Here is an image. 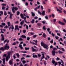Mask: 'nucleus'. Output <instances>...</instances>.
Listing matches in <instances>:
<instances>
[{
	"label": "nucleus",
	"mask_w": 66,
	"mask_h": 66,
	"mask_svg": "<svg viewBox=\"0 0 66 66\" xmlns=\"http://www.w3.org/2000/svg\"><path fill=\"white\" fill-rule=\"evenodd\" d=\"M58 23H59L60 24H61L62 25H63V26H64V25H65V24L64 23L62 22H61L60 21L58 22Z\"/></svg>",
	"instance_id": "4468645a"
},
{
	"label": "nucleus",
	"mask_w": 66,
	"mask_h": 66,
	"mask_svg": "<svg viewBox=\"0 0 66 66\" xmlns=\"http://www.w3.org/2000/svg\"><path fill=\"white\" fill-rule=\"evenodd\" d=\"M3 63L4 65H5V61H3Z\"/></svg>",
	"instance_id": "09e8293b"
},
{
	"label": "nucleus",
	"mask_w": 66,
	"mask_h": 66,
	"mask_svg": "<svg viewBox=\"0 0 66 66\" xmlns=\"http://www.w3.org/2000/svg\"><path fill=\"white\" fill-rule=\"evenodd\" d=\"M15 28H16L17 29L18 28V25H16L15 26Z\"/></svg>",
	"instance_id": "0e129e2a"
},
{
	"label": "nucleus",
	"mask_w": 66,
	"mask_h": 66,
	"mask_svg": "<svg viewBox=\"0 0 66 66\" xmlns=\"http://www.w3.org/2000/svg\"><path fill=\"white\" fill-rule=\"evenodd\" d=\"M52 63L53 64H54L55 63V61L53 60L52 61Z\"/></svg>",
	"instance_id": "c85d7f7f"
},
{
	"label": "nucleus",
	"mask_w": 66,
	"mask_h": 66,
	"mask_svg": "<svg viewBox=\"0 0 66 66\" xmlns=\"http://www.w3.org/2000/svg\"><path fill=\"white\" fill-rule=\"evenodd\" d=\"M7 24H8V25L9 26V27H10V26L11 25V24H10V22H7Z\"/></svg>",
	"instance_id": "4c0bfd02"
},
{
	"label": "nucleus",
	"mask_w": 66,
	"mask_h": 66,
	"mask_svg": "<svg viewBox=\"0 0 66 66\" xmlns=\"http://www.w3.org/2000/svg\"><path fill=\"white\" fill-rule=\"evenodd\" d=\"M7 56L8 57H9V59H10L11 57V54L9 53H8V55H7L6 56Z\"/></svg>",
	"instance_id": "dca6fc26"
},
{
	"label": "nucleus",
	"mask_w": 66,
	"mask_h": 66,
	"mask_svg": "<svg viewBox=\"0 0 66 66\" xmlns=\"http://www.w3.org/2000/svg\"><path fill=\"white\" fill-rule=\"evenodd\" d=\"M41 45L42 47H43L44 48H46V49H48V46L45 43H44V42H41Z\"/></svg>",
	"instance_id": "f257e3e1"
},
{
	"label": "nucleus",
	"mask_w": 66,
	"mask_h": 66,
	"mask_svg": "<svg viewBox=\"0 0 66 66\" xmlns=\"http://www.w3.org/2000/svg\"><path fill=\"white\" fill-rule=\"evenodd\" d=\"M42 22L43 23V24H45V22H46V21H42Z\"/></svg>",
	"instance_id": "de8ad7c7"
},
{
	"label": "nucleus",
	"mask_w": 66,
	"mask_h": 66,
	"mask_svg": "<svg viewBox=\"0 0 66 66\" xmlns=\"http://www.w3.org/2000/svg\"><path fill=\"white\" fill-rule=\"evenodd\" d=\"M22 62L23 63V64L24 65V64L26 63V61L25 60H23L22 61Z\"/></svg>",
	"instance_id": "bb28decb"
},
{
	"label": "nucleus",
	"mask_w": 66,
	"mask_h": 66,
	"mask_svg": "<svg viewBox=\"0 0 66 66\" xmlns=\"http://www.w3.org/2000/svg\"><path fill=\"white\" fill-rule=\"evenodd\" d=\"M50 29L49 28H48L47 29V30L48 32H49L50 31Z\"/></svg>",
	"instance_id": "3c124183"
},
{
	"label": "nucleus",
	"mask_w": 66,
	"mask_h": 66,
	"mask_svg": "<svg viewBox=\"0 0 66 66\" xmlns=\"http://www.w3.org/2000/svg\"><path fill=\"white\" fill-rule=\"evenodd\" d=\"M1 36L2 37V38L1 39V40L2 41H3L4 40L5 38L4 37V35H3L2 34L1 35Z\"/></svg>",
	"instance_id": "1a4fd4ad"
},
{
	"label": "nucleus",
	"mask_w": 66,
	"mask_h": 66,
	"mask_svg": "<svg viewBox=\"0 0 66 66\" xmlns=\"http://www.w3.org/2000/svg\"><path fill=\"white\" fill-rule=\"evenodd\" d=\"M31 14L33 17L35 16V13H34L33 12H31Z\"/></svg>",
	"instance_id": "4be33fe9"
},
{
	"label": "nucleus",
	"mask_w": 66,
	"mask_h": 66,
	"mask_svg": "<svg viewBox=\"0 0 66 66\" xmlns=\"http://www.w3.org/2000/svg\"><path fill=\"white\" fill-rule=\"evenodd\" d=\"M2 9L3 10H5V7L4 6H3L2 7Z\"/></svg>",
	"instance_id": "72a5a7b5"
},
{
	"label": "nucleus",
	"mask_w": 66,
	"mask_h": 66,
	"mask_svg": "<svg viewBox=\"0 0 66 66\" xmlns=\"http://www.w3.org/2000/svg\"><path fill=\"white\" fill-rule=\"evenodd\" d=\"M24 20H23L20 23V24H21V26H23V24L24 23Z\"/></svg>",
	"instance_id": "2eb2a0df"
},
{
	"label": "nucleus",
	"mask_w": 66,
	"mask_h": 66,
	"mask_svg": "<svg viewBox=\"0 0 66 66\" xmlns=\"http://www.w3.org/2000/svg\"><path fill=\"white\" fill-rule=\"evenodd\" d=\"M16 13L17 15H19L20 14V12L19 11H17Z\"/></svg>",
	"instance_id": "c9c22d12"
},
{
	"label": "nucleus",
	"mask_w": 66,
	"mask_h": 66,
	"mask_svg": "<svg viewBox=\"0 0 66 66\" xmlns=\"http://www.w3.org/2000/svg\"><path fill=\"white\" fill-rule=\"evenodd\" d=\"M58 52L59 54H62V53H63V52H61L60 50L58 51Z\"/></svg>",
	"instance_id": "f704fd0d"
},
{
	"label": "nucleus",
	"mask_w": 66,
	"mask_h": 66,
	"mask_svg": "<svg viewBox=\"0 0 66 66\" xmlns=\"http://www.w3.org/2000/svg\"><path fill=\"white\" fill-rule=\"evenodd\" d=\"M43 29L44 30H46V28L45 27V26H44L43 27Z\"/></svg>",
	"instance_id": "79ce46f5"
},
{
	"label": "nucleus",
	"mask_w": 66,
	"mask_h": 66,
	"mask_svg": "<svg viewBox=\"0 0 66 66\" xmlns=\"http://www.w3.org/2000/svg\"><path fill=\"white\" fill-rule=\"evenodd\" d=\"M55 9H56V11L57 12H59V13H62V11L61 10L57 9V7H55Z\"/></svg>",
	"instance_id": "0eeeda50"
},
{
	"label": "nucleus",
	"mask_w": 66,
	"mask_h": 66,
	"mask_svg": "<svg viewBox=\"0 0 66 66\" xmlns=\"http://www.w3.org/2000/svg\"><path fill=\"white\" fill-rule=\"evenodd\" d=\"M24 59H25V58H24V57H22L21 59V61H22V60H24Z\"/></svg>",
	"instance_id": "37998d69"
},
{
	"label": "nucleus",
	"mask_w": 66,
	"mask_h": 66,
	"mask_svg": "<svg viewBox=\"0 0 66 66\" xmlns=\"http://www.w3.org/2000/svg\"><path fill=\"white\" fill-rule=\"evenodd\" d=\"M4 47L5 50H7L10 48V46H5Z\"/></svg>",
	"instance_id": "f8f14e48"
},
{
	"label": "nucleus",
	"mask_w": 66,
	"mask_h": 66,
	"mask_svg": "<svg viewBox=\"0 0 66 66\" xmlns=\"http://www.w3.org/2000/svg\"><path fill=\"white\" fill-rule=\"evenodd\" d=\"M0 14H1V15H3V11H0Z\"/></svg>",
	"instance_id": "7c9ffc66"
},
{
	"label": "nucleus",
	"mask_w": 66,
	"mask_h": 66,
	"mask_svg": "<svg viewBox=\"0 0 66 66\" xmlns=\"http://www.w3.org/2000/svg\"><path fill=\"white\" fill-rule=\"evenodd\" d=\"M51 43H53V39H52V40L50 42Z\"/></svg>",
	"instance_id": "338daca9"
},
{
	"label": "nucleus",
	"mask_w": 66,
	"mask_h": 66,
	"mask_svg": "<svg viewBox=\"0 0 66 66\" xmlns=\"http://www.w3.org/2000/svg\"><path fill=\"white\" fill-rule=\"evenodd\" d=\"M52 17H53V18H54V17H55L54 15L53 14H52Z\"/></svg>",
	"instance_id": "4d7b16f0"
},
{
	"label": "nucleus",
	"mask_w": 66,
	"mask_h": 66,
	"mask_svg": "<svg viewBox=\"0 0 66 66\" xmlns=\"http://www.w3.org/2000/svg\"><path fill=\"white\" fill-rule=\"evenodd\" d=\"M62 51H65V49H64V48L63 47H62Z\"/></svg>",
	"instance_id": "49530a36"
},
{
	"label": "nucleus",
	"mask_w": 66,
	"mask_h": 66,
	"mask_svg": "<svg viewBox=\"0 0 66 66\" xmlns=\"http://www.w3.org/2000/svg\"><path fill=\"white\" fill-rule=\"evenodd\" d=\"M29 49H30V47L27 48V47H25V50H29Z\"/></svg>",
	"instance_id": "c756f323"
},
{
	"label": "nucleus",
	"mask_w": 66,
	"mask_h": 66,
	"mask_svg": "<svg viewBox=\"0 0 66 66\" xmlns=\"http://www.w3.org/2000/svg\"><path fill=\"white\" fill-rule=\"evenodd\" d=\"M31 49L32 50V52H35H35H37V51H38V49L37 48V50L36 49H35L33 47H32Z\"/></svg>",
	"instance_id": "39448f33"
},
{
	"label": "nucleus",
	"mask_w": 66,
	"mask_h": 66,
	"mask_svg": "<svg viewBox=\"0 0 66 66\" xmlns=\"http://www.w3.org/2000/svg\"><path fill=\"white\" fill-rule=\"evenodd\" d=\"M52 35L53 36H54L55 35V34H54L53 33H52Z\"/></svg>",
	"instance_id": "052dcab7"
},
{
	"label": "nucleus",
	"mask_w": 66,
	"mask_h": 66,
	"mask_svg": "<svg viewBox=\"0 0 66 66\" xmlns=\"http://www.w3.org/2000/svg\"><path fill=\"white\" fill-rule=\"evenodd\" d=\"M20 16H21V18L22 19H23V18L24 17L23 16V14H22L21 13L20 14Z\"/></svg>",
	"instance_id": "cd10ccee"
},
{
	"label": "nucleus",
	"mask_w": 66,
	"mask_h": 66,
	"mask_svg": "<svg viewBox=\"0 0 66 66\" xmlns=\"http://www.w3.org/2000/svg\"><path fill=\"white\" fill-rule=\"evenodd\" d=\"M2 5H3V6H6V4H2Z\"/></svg>",
	"instance_id": "e2e57ef3"
},
{
	"label": "nucleus",
	"mask_w": 66,
	"mask_h": 66,
	"mask_svg": "<svg viewBox=\"0 0 66 66\" xmlns=\"http://www.w3.org/2000/svg\"><path fill=\"white\" fill-rule=\"evenodd\" d=\"M60 60V58H59L58 57H57L56 60V61H59Z\"/></svg>",
	"instance_id": "c03bdc74"
},
{
	"label": "nucleus",
	"mask_w": 66,
	"mask_h": 66,
	"mask_svg": "<svg viewBox=\"0 0 66 66\" xmlns=\"http://www.w3.org/2000/svg\"><path fill=\"white\" fill-rule=\"evenodd\" d=\"M26 57H31V56L27 55L26 56Z\"/></svg>",
	"instance_id": "393cba45"
},
{
	"label": "nucleus",
	"mask_w": 66,
	"mask_h": 66,
	"mask_svg": "<svg viewBox=\"0 0 66 66\" xmlns=\"http://www.w3.org/2000/svg\"><path fill=\"white\" fill-rule=\"evenodd\" d=\"M9 57H8L7 56H6V62H7L8 61H9Z\"/></svg>",
	"instance_id": "f3484780"
},
{
	"label": "nucleus",
	"mask_w": 66,
	"mask_h": 66,
	"mask_svg": "<svg viewBox=\"0 0 66 66\" xmlns=\"http://www.w3.org/2000/svg\"><path fill=\"white\" fill-rule=\"evenodd\" d=\"M7 42V39H6L4 41V43H6V42Z\"/></svg>",
	"instance_id": "bf43d9fd"
},
{
	"label": "nucleus",
	"mask_w": 66,
	"mask_h": 66,
	"mask_svg": "<svg viewBox=\"0 0 66 66\" xmlns=\"http://www.w3.org/2000/svg\"><path fill=\"white\" fill-rule=\"evenodd\" d=\"M35 21V20H34V19H32V21H30V22L31 23H34Z\"/></svg>",
	"instance_id": "a211bd4d"
},
{
	"label": "nucleus",
	"mask_w": 66,
	"mask_h": 66,
	"mask_svg": "<svg viewBox=\"0 0 66 66\" xmlns=\"http://www.w3.org/2000/svg\"><path fill=\"white\" fill-rule=\"evenodd\" d=\"M16 55L17 57H19L20 56V55H19V54L18 53H16Z\"/></svg>",
	"instance_id": "2f4dec72"
},
{
	"label": "nucleus",
	"mask_w": 66,
	"mask_h": 66,
	"mask_svg": "<svg viewBox=\"0 0 66 66\" xmlns=\"http://www.w3.org/2000/svg\"><path fill=\"white\" fill-rule=\"evenodd\" d=\"M37 35H35L33 36V37L34 38H36V37H37Z\"/></svg>",
	"instance_id": "e433bc0d"
},
{
	"label": "nucleus",
	"mask_w": 66,
	"mask_h": 66,
	"mask_svg": "<svg viewBox=\"0 0 66 66\" xmlns=\"http://www.w3.org/2000/svg\"><path fill=\"white\" fill-rule=\"evenodd\" d=\"M3 29H1V33H4V32L3 31H2V30Z\"/></svg>",
	"instance_id": "6e6d98bb"
},
{
	"label": "nucleus",
	"mask_w": 66,
	"mask_h": 66,
	"mask_svg": "<svg viewBox=\"0 0 66 66\" xmlns=\"http://www.w3.org/2000/svg\"><path fill=\"white\" fill-rule=\"evenodd\" d=\"M38 56L39 57H40L41 55H40L39 54H38Z\"/></svg>",
	"instance_id": "5fc2aeb1"
},
{
	"label": "nucleus",
	"mask_w": 66,
	"mask_h": 66,
	"mask_svg": "<svg viewBox=\"0 0 66 66\" xmlns=\"http://www.w3.org/2000/svg\"><path fill=\"white\" fill-rule=\"evenodd\" d=\"M20 37L21 38H27L26 36L24 35H22Z\"/></svg>",
	"instance_id": "ddd939ff"
},
{
	"label": "nucleus",
	"mask_w": 66,
	"mask_h": 66,
	"mask_svg": "<svg viewBox=\"0 0 66 66\" xmlns=\"http://www.w3.org/2000/svg\"><path fill=\"white\" fill-rule=\"evenodd\" d=\"M42 14L43 16H44V15H45V12L44 11H43Z\"/></svg>",
	"instance_id": "6ab92c4d"
},
{
	"label": "nucleus",
	"mask_w": 66,
	"mask_h": 66,
	"mask_svg": "<svg viewBox=\"0 0 66 66\" xmlns=\"http://www.w3.org/2000/svg\"><path fill=\"white\" fill-rule=\"evenodd\" d=\"M6 25V24L4 23H2V25L0 24V27L1 28H3V26H5Z\"/></svg>",
	"instance_id": "6e6552de"
},
{
	"label": "nucleus",
	"mask_w": 66,
	"mask_h": 66,
	"mask_svg": "<svg viewBox=\"0 0 66 66\" xmlns=\"http://www.w3.org/2000/svg\"><path fill=\"white\" fill-rule=\"evenodd\" d=\"M23 19H24V21L26 22V23H30V22H27V21L26 20V17H24L23 18Z\"/></svg>",
	"instance_id": "9d476101"
},
{
	"label": "nucleus",
	"mask_w": 66,
	"mask_h": 66,
	"mask_svg": "<svg viewBox=\"0 0 66 66\" xmlns=\"http://www.w3.org/2000/svg\"><path fill=\"white\" fill-rule=\"evenodd\" d=\"M56 19H54L53 20L54 22H56Z\"/></svg>",
	"instance_id": "603ef678"
},
{
	"label": "nucleus",
	"mask_w": 66,
	"mask_h": 66,
	"mask_svg": "<svg viewBox=\"0 0 66 66\" xmlns=\"http://www.w3.org/2000/svg\"><path fill=\"white\" fill-rule=\"evenodd\" d=\"M13 15V14H12V13H11L10 14V16L9 17L10 18V19H11L12 18V16Z\"/></svg>",
	"instance_id": "b1692460"
},
{
	"label": "nucleus",
	"mask_w": 66,
	"mask_h": 66,
	"mask_svg": "<svg viewBox=\"0 0 66 66\" xmlns=\"http://www.w3.org/2000/svg\"><path fill=\"white\" fill-rule=\"evenodd\" d=\"M10 27L11 29H14V26H13V25H12Z\"/></svg>",
	"instance_id": "aec40b11"
},
{
	"label": "nucleus",
	"mask_w": 66,
	"mask_h": 66,
	"mask_svg": "<svg viewBox=\"0 0 66 66\" xmlns=\"http://www.w3.org/2000/svg\"><path fill=\"white\" fill-rule=\"evenodd\" d=\"M19 40L20 41H22V40H23V39L21 38H20L19 39Z\"/></svg>",
	"instance_id": "ea45409f"
},
{
	"label": "nucleus",
	"mask_w": 66,
	"mask_h": 66,
	"mask_svg": "<svg viewBox=\"0 0 66 66\" xmlns=\"http://www.w3.org/2000/svg\"><path fill=\"white\" fill-rule=\"evenodd\" d=\"M5 50L4 47H2L0 48V50H1V51H4Z\"/></svg>",
	"instance_id": "9b49d317"
},
{
	"label": "nucleus",
	"mask_w": 66,
	"mask_h": 66,
	"mask_svg": "<svg viewBox=\"0 0 66 66\" xmlns=\"http://www.w3.org/2000/svg\"><path fill=\"white\" fill-rule=\"evenodd\" d=\"M23 44V42H21L19 44V47H20V48L22 50L23 49V47H22V45H21V44Z\"/></svg>",
	"instance_id": "20e7f679"
},
{
	"label": "nucleus",
	"mask_w": 66,
	"mask_h": 66,
	"mask_svg": "<svg viewBox=\"0 0 66 66\" xmlns=\"http://www.w3.org/2000/svg\"><path fill=\"white\" fill-rule=\"evenodd\" d=\"M16 44V42H14L13 44L12 45H15Z\"/></svg>",
	"instance_id": "774afa93"
},
{
	"label": "nucleus",
	"mask_w": 66,
	"mask_h": 66,
	"mask_svg": "<svg viewBox=\"0 0 66 66\" xmlns=\"http://www.w3.org/2000/svg\"><path fill=\"white\" fill-rule=\"evenodd\" d=\"M6 56V54H5L3 55V57H5Z\"/></svg>",
	"instance_id": "13d9d810"
},
{
	"label": "nucleus",
	"mask_w": 66,
	"mask_h": 66,
	"mask_svg": "<svg viewBox=\"0 0 66 66\" xmlns=\"http://www.w3.org/2000/svg\"><path fill=\"white\" fill-rule=\"evenodd\" d=\"M12 11L13 13L14 14V13H15V10L17 11V10H18V9L17 7H14V6L12 8Z\"/></svg>",
	"instance_id": "7ed1b4c3"
},
{
	"label": "nucleus",
	"mask_w": 66,
	"mask_h": 66,
	"mask_svg": "<svg viewBox=\"0 0 66 66\" xmlns=\"http://www.w3.org/2000/svg\"><path fill=\"white\" fill-rule=\"evenodd\" d=\"M15 28H16L17 29L18 28V25H16L15 26Z\"/></svg>",
	"instance_id": "69168bd1"
},
{
	"label": "nucleus",
	"mask_w": 66,
	"mask_h": 66,
	"mask_svg": "<svg viewBox=\"0 0 66 66\" xmlns=\"http://www.w3.org/2000/svg\"><path fill=\"white\" fill-rule=\"evenodd\" d=\"M35 53H33L32 54V57L33 58H38V56L36 55H35Z\"/></svg>",
	"instance_id": "423d86ee"
},
{
	"label": "nucleus",
	"mask_w": 66,
	"mask_h": 66,
	"mask_svg": "<svg viewBox=\"0 0 66 66\" xmlns=\"http://www.w3.org/2000/svg\"><path fill=\"white\" fill-rule=\"evenodd\" d=\"M4 15H5V16H6V15H7V13H6V12H4Z\"/></svg>",
	"instance_id": "58836bf2"
},
{
	"label": "nucleus",
	"mask_w": 66,
	"mask_h": 66,
	"mask_svg": "<svg viewBox=\"0 0 66 66\" xmlns=\"http://www.w3.org/2000/svg\"><path fill=\"white\" fill-rule=\"evenodd\" d=\"M63 20L64 22L65 23H66V20L65 19H64Z\"/></svg>",
	"instance_id": "8fccbe9b"
},
{
	"label": "nucleus",
	"mask_w": 66,
	"mask_h": 66,
	"mask_svg": "<svg viewBox=\"0 0 66 66\" xmlns=\"http://www.w3.org/2000/svg\"><path fill=\"white\" fill-rule=\"evenodd\" d=\"M9 63L10 64V65H12V60H10V61L9 62Z\"/></svg>",
	"instance_id": "a878e982"
},
{
	"label": "nucleus",
	"mask_w": 66,
	"mask_h": 66,
	"mask_svg": "<svg viewBox=\"0 0 66 66\" xmlns=\"http://www.w3.org/2000/svg\"><path fill=\"white\" fill-rule=\"evenodd\" d=\"M37 25L38 26H42V24L40 23H37Z\"/></svg>",
	"instance_id": "5701e85b"
},
{
	"label": "nucleus",
	"mask_w": 66,
	"mask_h": 66,
	"mask_svg": "<svg viewBox=\"0 0 66 66\" xmlns=\"http://www.w3.org/2000/svg\"><path fill=\"white\" fill-rule=\"evenodd\" d=\"M26 30H23V33H24V34L26 33Z\"/></svg>",
	"instance_id": "a19ab883"
},
{
	"label": "nucleus",
	"mask_w": 66,
	"mask_h": 66,
	"mask_svg": "<svg viewBox=\"0 0 66 66\" xmlns=\"http://www.w3.org/2000/svg\"><path fill=\"white\" fill-rule=\"evenodd\" d=\"M26 29H27V30H28V29H29V27H28V25H27L26 26Z\"/></svg>",
	"instance_id": "680f3d73"
},
{
	"label": "nucleus",
	"mask_w": 66,
	"mask_h": 66,
	"mask_svg": "<svg viewBox=\"0 0 66 66\" xmlns=\"http://www.w3.org/2000/svg\"><path fill=\"white\" fill-rule=\"evenodd\" d=\"M43 35L44 38H46V34H45V33H43Z\"/></svg>",
	"instance_id": "412c9836"
},
{
	"label": "nucleus",
	"mask_w": 66,
	"mask_h": 66,
	"mask_svg": "<svg viewBox=\"0 0 66 66\" xmlns=\"http://www.w3.org/2000/svg\"><path fill=\"white\" fill-rule=\"evenodd\" d=\"M44 64L45 65H46L47 64V63H46V61H44Z\"/></svg>",
	"instance_id": "a18cd8bd"
},
{
	"label": "nucleus",
	"mask_w": 66,
	"mask_h": 66,
	"mask_svg": "<svg viewBox=\"0 0 66 66\" xmlns=\"http://www.w3.org/2000/svg\"><path fill=\"white\" fill-rule=\"evenodd\" d=\"M55 38L57 40H58V39H59V37H58L56 36H55Z\"/></svg>",
	"instance_id": "473e14b6"
},
{
	"label": "nucleus",
	"mask_w": 66,
	"mask_h": 66,
	"mask_svg": "<svg viewBox=\"0 0 66 66\" xmlns=\"http://www.w3.org/2000/svg\"><path fill=\"white\" fill-rule=\"evenodd\" d=\"M57 50V48H53V50L52 52V55H53V56H54L55 55V51L56 50Z\"/></svg>",
	"instance_id": "f03ea898"
},
{
	"label": "nucleus",
	"mask_w": 66,
	"mask_h": 66,
	"mask_svg": "<svg viewBox=\"0 0 66 66\" xmlns=\"http://www.w3.org/2000/svg\"><path fill=\"white\" fill-rule=\"evenodd\" d=\"M30 38L29 37H27V40H30Z\"/></svg>",
	"instance_id": "864d4df0"
}]
</instances>
